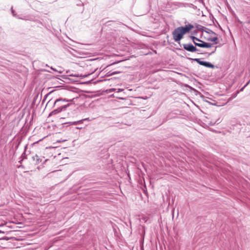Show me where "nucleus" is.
<instances>
[{"instance_id": "1", "label": "nucleus", "mask_w": 250, "mask_h": 250, "mask_svg": "<svg viewBox=\"0 0 250 250\" xmlns=\"http://www.w3.org/2000/svg\"><path fill=\"white\" fill-rule=\"evenodd\" d=\"M74 98L71 99H66L59 98L56 100L54 103V106H56L60 108H62V110H65L66 108L69 106V104H64L66 102H72Z\"/></svg>"}, {"instance_id": "2", "label": "nucleus", "mask_w": 250, "mask_h": 250, "mask_svg": "<svg viewBox=\"0 0 250 250\" xmlns=\"http://www.w3.org/2000/svg\"><path fill=\"white\" fill-rule=\"evenodd\" d=\"M172 34L173 40L176 42H179L184 35L180 27L175 29Z\"/></svg>"}, {"instance_id": "3", "label": "nucleus", "mask_w": 250, "mask_h": 250, "mask_svg": "<svg viewBox=\"0 0 250 250\" xmlns=\"http://www.w3.org/2000/svg\"><path fill=\"white\" fill-rule=\"evenodd\" d=\"M183 46L184 49L190 52H195L199 51V49L191 43L183 44Z\"/></svg>"}, {"instance_id": "4", "label": "nucleus", "mask_w": 250, "mask_h": 250, "mask_svg": "<svg viewBox=\"0 0 250 250\" xmlns=\"http://www.w3.org/2000/svg\"><path fill=\"white\" fill-rule=\"evenodd\" d=\"M193 60L196 62L198 63L201 65H203L209 68H214V65L213 64L208 62L201 61L200 59H194Z\"/></svg>"}, {"instance_id": "5", "label": "nucleus", "mask_w": 250, "mask_h": 250, "mask_svg": "<svg viewBox=\"0 0 250 250\" xmlns=\"http://www.w3.org/2000/svg\"><path fill=\"white\" fill-rule=\"evenodd\" d=\"M180 28L184 35H185L186 33H188L192 28H194V26L191 24H186L185 26H180Z\"/></svg>"}, {"instance_id": "6", "label": "nucleus", "mask_w": 250, "mask_h": 250, "mask_svg": "<svg viewBox=\"0 0 250 250\" xmlns=\"http://www.w3.org/2000/svg\"><path fill=\"white\" fill-rule=\"evenodd\" d=\"M195 46L202 48H210L212 46V44L202 41L200 42L195 43Z\"/></svg>"}, {"instance_id": "7", "label": "nucleus", "mask_w": 250, "mask_h": 250, "mask_svg": "<svg viewBox=\"0 0 250 250\" xmlns=\"http://www.w3.org/2000/svg\"><path fill=\"white\" fill-rule=\"evenodd\" d=\"M43 158V157L39 156L38 155H35L32 157V159L34 161H35V164L36 165H38L41 163Z\"/></svg>"}, {"instance_id": "8", "label": "nucleus", "mask_w": 250, "mask_h": 250, "mask_svg": "<svg viewBox=\"0 0 250 250\" xmlns=\"http://www.w3.org/2000/svg\"><path fill=\"white\" fill-rule=\"evenodd\" d=\"M57 107V108L56 109L53 110L51 112H50V113L49 115V116H51L53 115L57 114L62 112V111H64L62 109V108H60L58 107Z\"/></svg>"}, {"instance_id": "9", "label": "nucleus", "mask_w": 250, "mask_h": 250, "mask_svg": "<svg viewBox=\"0 0 250 250\" xmlns=\"http://www.w3.org/2000/svg\"><path fill=\"white\" fill-rule=\"evenodd\" d=\"M190 38L192 40V41L194 44H195V43H197V42H201L202 41V40L199 39L198 38L194 36H190Z\"/></svg>"}, {"instance_id": "10", "label": "nucleus", "mask_w": 250, "mask_h": 250, "mask_svg": "<svg viewBox=\"0 0 250 250\" xmlns=\"http://www.w3.org/2000/svg\"><path fill=\"white\" fill-rule=\"evenodd\" d=\"M85 120L90 121V120L89 119V118H85V119H84L83 120H80V121H78L72 122L71 124L72 125H78V124H79L80 123H83V121H85Z\"/></svg>"}, {"instance_id": "11", "label": "nucleus", "mask_w": 250, "mask_h": 250, "mask_svg": "<svg viewBox=\"0 0 250 250\" xmlns=\"http://www.w3.org/2000/svg\"><path fill=\"white\" fill-rule=\"evenodd\" d=\"M218 40V38L216 37H215L210 38L209 39V41H210L211 42H214L215 44H217L218 43V42H217Z\"/></svg>"}, {"instance_id": "12", "label": "nucleus", "mask_w": 250, "mask_h": 250, "mask_svg": "<svg viewBox=\"0 0 250 250\" xmlns=\"http://www.w3.org/2000/svg\"><path fill=\"white\" fill-rule=\"evenodd\" d=\"M11 12H12V14H13V16H16V14H15V11H14V10L13 9V7H11Z\"/></svg>"}, {"instance_id": "13", "label": "nucleus", "mask_w": 250, "mask_h": 250, "mask_svg": "<svg viewBox=\"0 0 250 250\" xmlns=\"http://www.w3.org/2000/svg\"><path fill=\"white\" fill-rule=\"evenodd\" d=\"M249 83H250V81H249V82H248L247 83V84H246V85H245L243 87H242V88L241 89V90H241V91H242V90H243V89H244V88L246 86H247Z\"/></svg>"}, {"instance_id": "14", "label": "nucleus", "mask_w": 250, "mask_h": 250, "mask_svg": "<svg viewBox=\"0 0 250 250\" xmlns=\"http://www.w3.org/2000/svg\"><path fill=\"white\" fill-rule=\"evenodd\" d=\"M119 72H117V71H114L112 73H111V75H115V74H118Z\"/></svg>"}, {"instance_id": "15", "label": "nucleus", "mask_w": 250, "mask_h": 250, "mask_svg": "<svg viewBox=\"0 0 250 250\" xmlns=\"http://www.w3.org/2000/svg\"><path fill=\"white\" fill-rule=\"evenodd\" d=\"M123 91V89H120V88H119L117 89V92H121V91Z\"/></svg>"}, {"instance_id": "16", "label": "nucleus", "mask_w": 250, "mask_h": 250, "mask_svg": "<svg viewBox=\"0 0 250 250\" xmlns=\"http://www.w3.org/2000/svg\"><path fill=\"white\" fill-rule=\"evenodd\" d=\"M1 233L4 234V232L3 231L0 230V233Z\"/></svg>"}, {"instance_id": "17", "label": "nucleus", "mask_w": 250, "mask_h": 250, "mask_svg": "<svg viewBox=\"0 0 250 250\" xmlns=\"http://www.w3.org/2000/svg\"><path fill=\"white\" fill-rule=\"evenodd\" d=\"M215 50H216V49L214 50V51H213L212 52H211V53H210V54H212V53H214V52L215 51Z\"/></svg>"}, {"instance_id": "18", "label": "nucleus", "mask_w": 250, "mask_h": 250, "mask_svg": "<svg viewBox=\"0 0 250 250\" xmlns=\"http://www.w3.org/2000/svg\"><path fill=\"white\" fill-rule=\"evenodd\" d=\"M47 161V159L45 160L43 163H44Z\"/></svg>"}, {"instance_id": "19", "label": "nucleus", "mask_w": 250, "mask_h": 250, "mask_svg": "<svg viewBox=\"0 0 250 250\" xmlns=\"http://www.w3.org/2000/svg\"><path fill=\"white\" fill-rule=\"evenodd\" d=\"M51 69H53V70H55V69H54V68H53V67H51Z\"/></svg>"}]
</instances>
